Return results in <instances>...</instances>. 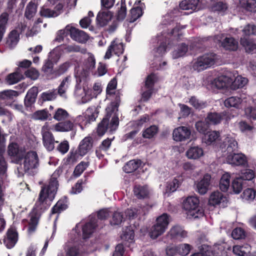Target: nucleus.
Masks as SVG:
<instances>
[{
  "mask_svg": "<svg viewBox=\"0 0 256 256\" xmlns=\"http://www.w3.org/2000/svg\"><path fill=\"white\" fill-rule=\"evenodd\" d=\"M97 226H98V220L94 216L90 215L89 216V222L82 227V238L85 239L89 238Z\"/></svg>",
  "mask_w": 256,
  "mask_h": 256,
  "instance_id": "412c9836",
  "label": "nucleus"
},
{
  "mask_svg": "<svg viewBox=\"0 0 256 256\" xmlns=\"http://www.w3.org/2000/svg\"><path fill=\"white\" fill-rule=\"evenodd\" d=\"M8 18V14L6 12H3L0 16V42L6 32Z\"/></svg>",
  "mask_w": 256,
  "mask_h": 256,
  "instance_id": "3c124183",
  "label": "nucleus"
},
{
  "mask_svg": "<svg viewBox=\"0 0 256 256\" xmlns=\"http://www.w3.org/2000/svg\"><path fill=\"white\" fill-rule=\"evenodd\" d=\"M71 83V77L68 76L66 77L61 82L58 88V94L62 98H66V92L68 88Z\"/></svg>",
  "mask_w": 256,
  "mask_h": 256,
  "instance_id": "c9c22d12",
  "label": "nucleus"
},
{
  "mask_svg": "<svg viewBox=\"0 0 256 256\" xmlns=\"http://www.w3.org/2000/svg\"><path fill=\"white\" fill-rule=\"evenodd\" d=\"M74 124H78L80 126L82 130L84 129L83 126H86L87 124H90L86 114L85 112L82 113V114L78 116L74 120Z\"/></svg>",
  "mask_w": 256,
  "mask_h": 256,
  "instance_id": "680f3d73",
  "label": "nucleus"
},
{
  "mask_svg": "<svg viewBox=\"0 0 256 256\" xmlns=\"http://www.w3.org/2000/svg\"><path fill=\"white\" fill-rule=\"evenodd\" d=\"M70 25H67L64 29L58 30L56 34L55 40L59 42H62L64 38L68 34L70 35Z\"/></svg>",
  "mask_w": 256,
  "mask_h": 256,
  "instance_id": "4d7b16f0",
  "label": "nucleus"
},
{
  "mask_svg": "<svg viewBox=\"0 0 256 256\" xmlns=\"http://www.w3.org/2000/svg\"><path fill=\"white\" fill-rule=\"evenodd\" d=\"M142 164L140 160H132L128 161L123 167L124 171L126 173L132 172L139 168Z\"/></svg>",
  "mask_w": 256,
  "mask_h": 256,
  "instance_id": "2f4dec72",
  "label": "nucleus"
},
{
  "mask_svg": "<svg viewBox=\"0 0 256 256\" xmlns=\"http://www.w3.org/2000/svg\"><path fill=\"white\" fill-rule=\"evenodd\" d=\"M58 185L57 180L52 178L48 185L44 186L42 188L38 198L29 216L30 220L28 230L29 234H32L35 231L42 213L50 206L55 197Z\"/></svg>",
  "mask_w": 256,
  "mask_h": 256,
  "instance_id": "f257e3e1",
  "label": "nucleus"
},
{
  "mask_svg": "<svg viewBox=\"0 0 256 256\" xmlns=\"http://www.w3.org/2000/svg\"><path fill=\"white\" fill-rule=\"evenodd\" d=\"M210 176L206 174L203 178L196 184V190L200 194H204L208 190Z\"/></svg>",
  "mask_w": 256,
  "mask_h": 256,
  "instance_id": "cd10ccee",
  "label": "nucleus"
},
{
  "mask_svg": "<svg viewBox=\"0 0 256 256\" xmlns=\"http://www.w3.org/2000/svg\"><path fill=\"white\" fill-rule=\"evenodd\" d=\"M232 236L235 240L244 239L246 236V232L243 228H236L232 231Z\"/></svg>",
  "mask_w": 256,
  "mask_h": 256,
  "instance_id": "774afa93",
  "label": "nucleus"
},
{
  "mask_svg": "<svg viewBox=\"0 0 256 256\" xmlns=\"http://www.w3.org/2000/svg\"><path fill=\"white\" fill-rule=\"evenodd\" d=\"M188 51V48L186 45L182 44L178 46L172 52L173 58H178L184 56Z\"/></svg>",
  "mask_w": 256,
  "mask_h": 256,
  "instance_id": "79ce46f5",
  "label": "nucleus"
},
{
  "mask_svg": "<svg viewBox=\"0 0 256 256\" xmlns=\"http://www.w3.org/2000/svg\"><path fill=\"white\" fill-rule=\"evenodd\" d=\"M38 93V88L36 86L28 90L24 98V104L26 106H29L34 102Z\"/></svg>",
  "mask_w": 256,
  "mask_h": 256,
  "instance_id": "7c9ffc66",
  "label": "nucleus"
},
{
  "mask_svg": "<svg viewBox=\"0 0 256 256\" xmlns=\"http://www.w3.org/2000/svg\"><path fill=\"white\" fill-rule=\"evenodd\" d=\"M166 229L167 228L164 227V226L161 225L156 222V224L152 228L150 232V236L152 238H156L164 234Z\"/></svg>",
  "mask_w": 256,
  "mask_h": 256,
  "instance_id": "58836bf2",
  "label": "nucleus"
},
{
  "mask_svg": "<svg viewBox=\"0 0 256 256\" xmlns=\"http://www.w3.org/2000/svg\"><path fill=\"white\" fill-rule=\"evenodd\" d=\"M26 28V26L24 23L20 24L16 28V30H12L8 36L7 40V44L8 46L12 48L14 47L19 40V33L24 31Z\"/></svg>",
  "mask_w": 256,
  "mask_h": 256,
  "instance_id": "6ab92c4d",
  "label": "nucleus"
},
{
  "mask_svg": "<svg viewBox=\"0 0 256 256\" xmlns=\"http://www.w3.org/2000/svg\"><path fill=\"white\" fill-rule=\"evenodd\" d=\"M199 200L196 196H188L183 202L184 209L186 211L188 218H196L204 215V211L199 206Z\"/></svg>",
  "mask_w": 256,
  "mask_h": 256,
  "instance_id": "39448f33",
  "label": "nucleus"
},
{
  "mask_svg": "<svg viewBox=\"0 0 256 256\" xmlns=\"http://www.w3.org/2000/svg\"><path fill=\"white\" fill-rule=\"evenodd\" d=\"M134 195L138 198H144L149 194V190L146 186H136L134 188Z\"/></svg>",
  "mask_w": 256,
  "mask_h": 256,
  "instance_id": "37998d69",
  "label": "nucleus"
},
{
  "mask_svg": "<svg viewBox=\"0 0 256 256\" xmlns=\"http://www.w3.org/2000/svg\"><path fill=\"white\" fill-rule=\"evenodd\" d=\"M236 74V71L230 72L226 73V75H222L214 80L210 85L212 88L222 89L231 87V84L233 80V77Z\"/></svg>",
  "mask_w": 256,
  "mask_h": 256,
  "instance_id": "9d476101",
  "label": "nucleus"
},
{
  "mask_svg": "<svg viewBox=\"0 0 256 256\" xmlns=\"http://www.w3.org/2000/svg\"><path fill=\"white\" fill-rule=\"evenodd\" d=\"M50 116L51 114L46 109L37 110L32 116L34 119L42 121L46 120Z\"/></svg>",
  "mask_w": 256,
  "mask_h": 256,
  "instance_id": "864d4df0",
  "label": "nucleus"
},
{
  "mask_svg": "<svg viewBox=\"0 0 256 256\" xmlns=\"http://www.w3.org/2000/svg\"><path fill=\"white\" fill-rule=\"evenodd\" d=\"M241 7L248 12H256V1L255 0H239Z\"/></svg>",
  "mask_w": 256,
  "mask_h": 256,
  "instance_id": "49530a36",
  "label": "nucleus"
},
{
  "mask_svg": "<svg viewBox=\"0 0 256 256\" xmlns=\"http://www.w3.org/2000/svg\"><path fill=\"white\" fill-rule=\"evenodd\" d=\"M255 176L256 174L254 170L247 169L242 171L238 176L246 184L247 181L251 182L254 179Z\"/></svg>",
  "mask_w": 256,
  "mask_h": 256,
  "instance_id": "5fc2aeb1",
  "label": "nucleus"
},
{
  "mask_svg": "<svg viewBox=\"0 0 256 256\" xmlns=\"http://www.w3.org/2000/svg\"><path fill=\"white\" fill-rule=\"evenodd\" d=\"M8 154L12 162L17 164L22 163L24 156V151L19 148L17 144L12 142L8 145Z\"/></svg>",
  "mask_w": 256,
  "mask_h": 256,
  "instance_id": "ddd939ff",
  "label": "nucleus"
},
{
  "mask_svg": "<svg viewBox=\"0 0 256 256\" xmlns=\"http://www.w3.org/2000/svg\"><path fill=\"white\" fill-rule=\"evenodd\" d=\"M70 38L80 43H85L88 40L89 36L84 31L77 29L70 25Z\"/></svg>",
  "mask_w": 256,
  "mask_h": 256,
  "instance_id": "5701e85b",
  "label": "nucleus"
},
{
  "mask_svg": "<svg viewBox=\"0 0 256 256\" xmlns=\"http://www.w3.org/2000/svg\"><path fill=\"white\" fill-rule=\"evenodd\" d=\"M24 170L28 174L33 175L38 166V158L36 152L30 151L24 154L22 160Z\"/></svg>",
  "mask_w": 256,
  "mask_h": 256,
  "instance_id": "1a4fd4ad",
  "label": "nucleus"
},
{
  "mask_svg": "<svg viewBox=\"0 0 256 256\" xmlns=\"http://www.w3.org/2000/svg\"><path fill=\"white\" fill-rule=\"evenodd\" d=\"M118 106L116 102H112L106 108L107 114L104 118L102 122L98 124L97 132L98 134L102 136L106 130L110 132L115 131L118 126L119 121L118 117L114 114L112 116L110 123L108 122L112 112L118 110Z\"/></svg>",
  "mask_w": 256,
  "mask_h": 256,
  "instance_id": "7ed1b4c3",
  "label": "nucleus"
},
{
  "mask_svg": "<svg viewBox=\"0 0 256 256\" xmlns=\"http://www.w3.org/2000/svg\"><path fill=\"white\" fill-rule=\"evenodd\" d=\"M167 236L174 241H182L187 237L188 234L187 232L182 226L175 225L170 228Z\"/></svg>",
  "mask_w": 256,
  "mask_h": 256,
  "instance_id": "f3484780",
  "label": "nucleus"
},
{
  "mask_svg": "<svg viewBox=\"0 0 256 256\" xmlns=\"http://www.w3.org/2000/svg\"><path fill=\"white\" fill-rule=\"evenodd\" d=\"M230 175L228 172H225L222 176L219 183L220 190L224 192L228 191L230 186Z\"/></svg>",
  "mask_w": 256,
  "mask_h": 256,
  "instance_id": "ea45409f",
  "label": "nucleus"
},
{
  "mask_svg": "<svg viewBox=\"0 0 256 256\" xmlns=\"http://www.w3.org/2000/svg\"><path fill=\"white\" fill-rule=\"evenodd\" d=\"M226 162L230 164L235 166H247V159L242 154H236V152L228 154L226 158Z\"/></svg>",
  "mask_w": 256,
  "mask_h": 256,
  "instance_id": "4be33fe9",
  "label": "nucleus"
},
{
  "mask_svg": "<svg viewBox=\"0 0 256 256\" xmlns=\"http://www.w3.org/2000/svg\"><path fill=\"white\" fill-rule=\"evenodd\" d=\"M251 250V247L248 244L242 246H233V252L238 256H247Z\"/></svg>",
  "mask_w": 256,
  "mask_h": 256,
  "instance_id": "4c0bfd02",
  "label": "nucleus"
},
{
  "mask_svg": "<svg viewBox=\"0 0 256 256\" xmlns=\"http://www.w3.org/2000/svg\"><path fill=\"white\" fill-rule=\"evenodd\" d=\"M18 241V234L12 228L8 230L6 236L3 240L5 246L8 248H13Z\"/></svg>",
  "mask_w": 256,
  "mask_h": 256,
  "instance_id": "393cba45",
  "label": "nucleus"
},
{
  "mask_svg": "<svg viewBox=\"0 0 256 256\" xmlns=\"http://www.w3.org/2000/svg\"><path fill=\"white\" fill-rule=\"evenodd\" d=\"M47 6H49L47 4L46 2V6H44L41 8L40 11V14L42 16L49 18L56 17L60 14L59 12L52 10L47 8ZM50 6H52L50 5Z\"/></svg>",
  "mask_w": 256,
  "mask_h": 256,
  "instance_id": "09e8293b",
  "label": "nucleus"
},
{
  "mask_svg": "<svg viewBox=\"0 0 256 256\" xmlns=\"http://www.w3.org/2000/svg\"><path fill=\"white\" fill-rule=\"evenodd\" d=\"M36 12V6L34 4V3L32 2H30L28 3V6H26V12H25V16L26 17L30 20L35 15Z\"/></svg>",
  "mask_w": 256,
  "mask_h": 256,
  "instance_id": "13d9d810",
  "label": "nucleus"
},
{
  "mask_svg": "<svg viewBox=\"0 0 256 256\" xmlns=\"http://www.w3.org/2000/svg\"><path fill=\"white\" fill-rule=\"evenodd\" d=\"M204 0H183L180 4V8L183 10H190V13L203 8Z\"/></svg>",
  "mask_w": 256,
  "mask_h": 256,
  "instance_id": "dca6fc26",
  "label": "nucleus"
},
{
  "mask_svg": "<svg viewBox=\"0 0 256 256\" xmlns=\"http://www.w3.org/2000/svg\"><path fill=\"white\" fill-rule=\"evenodd\" d=\"M68 208V200L64 197L59 200L52 209V214L60 213Z\"/></svg>",
  "mask_w": 256,
  "mask_h": 256,
  "instance_id": "a19ab883",
  "label": "nucleus"
},
{
  "mask_svg": "<svg viewBox=\"0 0 256 256\" xmlns=\"http://www.w3.org/2000/svg\"><path fill=\"white\" fill-rule=\"evenodd\" d=\"M134 230L130 227H126L121 236L122 240L127 242L128 243H132L134 242Z\"/></svg>",
  "mask_w": 256,
  "mask_h": 256,
  "instance_id": "603ef678",
  "label": "nucleus"
},
{
  "mask_svg": "<svg viewBox=\"0 0 256 256\" xmlns=\"http://www.w3.org/2000/svg\"><path fill=\"white\" fill-rule=\"evenodd\" d=\"M89 123L96 120L98 116L99 110L98 107L92 106L88 108L85 111Z\"/></svg>",
  "mask_w": 256,
  "mask_h": 256,
  "instance_id": "de8ad7c7",
  "label": "nucleus"
},
{
  "mask_svg": "<svg viewBox=\"0 0 256 256\" xmlns=\"http://www.w3.org/2000/svg\"><path fill=\"white\" fill-rule=\"evenodd\" d=\"M222 46L226 50L234 51L238 48V42L233 38H226L222 42Z\"/></svg>",
  "mask_w": 256,
  "mask_h": 256,
  "instance_id": "f704fd0d",
  "label": "nucleus"
},
{
  "mask_svg": "<svg viewBox=\"0 0 256 256\" xmlns=\"http://www.w3.org/2000/svg\"><path fill=\"white\" fill-rule=\"evenodd\" d=\"M50 126L48 122H46L42 128V134L44 146L49 151L54 150V142H58L54 141V138L50 132Z\"/></svg>",
  "mask_w": 256,
  "mask_h": 256,
  "instance_id": "9b49d317",
  "label": "nucleus"
},
{
  "mask_svg": "<svg viewBox=\"0 0 256 256\" xmlns=\"http://www.w3.org/2000/svg\"><path fill=\"white\" fill-rule=\"evenodd\" d=\"M208 202L210 204L214 206L219 205L221 207H225L227 206L228 200L222 194L218 191H216L210 195Z\"/></svg>",
  "mask_w": 256,
  "mask_h": 256,
  "instance_id": "aec40b11",
  "label": "nucleus"
},
{
  "mask_svg": "<svg viewBox=\"0 0 256 256\" xmlns=\"http://www.w3.org/2000/svg\"><path fill=\"white\" fill-rule=\"evenodd\" d=\"M192 248V246L188 244H180L176 246L168 247L166 250L168 256H176L177 254L187 256Z\"/></svg>",
  "mask_w": 256,
  "mask_h": 256,
  "instance_id": "f8f14e48",
  "label": "nucleus"
},
{
  "mask_svg": "<svg viewBox=\"0 0 256 256\" xmlns=\"http://www.w3.org/2000/svg\"><path fill=\"white\" fill-rule=\"evenodd\" d=\"M76 82L74 94L81 103L88 102L92 98L97 97L92 88H90L86 86V80L85 82H78L76 81Z\"/></svg>",
  "mask_w": 256,
  "mask_h": 256,
  "instance_id": "0eeeda50",
  "label": "nucleus"
},
{
  "mask_svg": "<svg viewBox=\"0 0 256 256\" xmlns=\"http://www.w3.org/2000/svg\"><path fill=\"white\" fill-rule=\"evenodd\" d=\"M189 103L196 109H202L206 108L207 104L206 102L200 100L195 96H192L189 100Z\"/></svg>",
  "mask_w": 256,
  "mask_h": 256,
  "instance_id": "bf43d9fd",
  "label": "nucleus"
},
{
  "mask_svg": "<svg viewBox=\"0 0 256 256\" xmlns=\"http://www.w3.org/2000/svg\"><path fill=\"white\" fill-rule=\"evenodd\" d=\"M220 137V133L216 131H210L204 134V142L207 144H210Z\"/></svg>",
  "mask_w": 256,
  "mask_h": 256,
  "instance_id": "8fccbe9b",
  "label": "nucleus"
},
{
  "mask_svg": "<svg viewBox=\"0 0 256 256\" xmlns=\"http://www.w3.org/2000/svg\"><path fill=\"white\" fill-rule=\"evenodd\" d=\"M172 17L170 14L166 15L162 20V28L163 29L162 34L161 36H157L158 42H160V44L158 48L154 50L156 56H162L167 50L166 46V41L170 38V35L172 34L174 37L179 36L182 34L178 32L180 26L176 24L173 22Z\"/></svg>",
  "mask_w": 256,
  "mask_h": 256,
  "instance_id": "f03ea898",
  "label": "nucleus"
},
{
  "mask_svg": "<svg viewBox=\"0 0 256 256\" xmlns=\"http://www.w3.org/2000/svg\"><path fill=\"white\" fill-rule=\"evenodd\" d=\"M204 155L203 148L198 146H190L186 152V156L188 159L197 160Z\"/></svg>",
  "mask_w": 256,
  "mask_h": 256,
  "instance_id": "b1692460",
  "label": "nucleus"
},
{
  "mask_svg": "<svg viewBox=\"0 0 256 256\" xmlns=\"http://www.w3.org/2000/svg\"><path fill=\"white\" fill-rule=\"evenodd\" d=\"M222 120V113L210 112L208 114L205 120L209 124H220Z\"/></svg>",
  "mask_w": 256,
  "mask_h": 256,
  "instance_id": "a18cd8bd",
  "label": "nucleus"
},
{
  "mask_svg": "<svg viewBox=\"0 0 256 256\" xmlns=\"http://www.w3.org/2000/svg\"><path fill=\"white\" fill-rule=\"evenodd\" d=\"M220 147L222 151L225 152L224 155L226 158L228 154H231L236 152L238 148V142L232 136L228 135Z\"/></svg>",
  "mask_w": 256,
  "mask_h": 256,
  "instance_id": "2eb2a0df",
  "label": "nucleus"
},
{
  "mask_svg": "<svg viewBox=\"0 0 256 256\" xmlns=\"http://www.w3.org/2000/svg\"><path fill=\"white\" fill-rule=\"evenodd\" d=\"M232 78H233V80L231 84V88L233 90L243 88L248 82V80L246 78L238 75L237 72L235 76L233 77L232 76Z\"/></svg>",
  "mask_w": 256,
  "mask_h": 256,
  "instance_id": "c756f323",
  "label": "nucleus"
},
{
  "mask_svg": "<svg viewBox=\"0 0 256 256\" xmlns=\"http://www.w3.org/2000/svg\"><path fill=\"white\" fill-rule=\"evenodd\" d=\"M92 138L90 136L84 138L80 142L78 146L80 155L83 156L86 155L92 148Z\"/></svg>",
  "mask_w": 256,
  "mask_h": 256,
  "instance_id": "bb28decb",
  "label": "nucleus"
},
{
  "mask_svg": "<svg viewBox=\"0 0 256 256\" xmlns=\"http://www.w3.org/2000/svg\"><path fill=\"white\" fill-rule=\"evenodd\" d=\"M246 184L239 176L234 179L232 182V188L236 194H239L242 190L243 187Z\"/></svg>",
  "mask_w": 256,
  "mask_h": 256,
  "instance_id": "c03bdc74",
  "label": "nucleus"
},
{
  "mask_svg": "<svg viewBox=\"0 0 256 256\" xmlns=\"http://www.w3.org/2000/svg\"><path fill=\"white\" fill-rule=\"evenodd\" d=\"M158 128L156 126H152L144 130L142 136L146 138H151L158 132Z\"/></svg>",
  "mask_w": 256,
  "mask_h": 256,
  "instance_id": "69168bd1",
  "label": "nucleus"
},
{
  "mask_svg": "<svg viewBox=\"0 0 256 256\" xmlns=\"http://www.w3.org/2000/svg\"><path fill=\"white\" fill-rule=\"evenodd\" d=\"M68 112L64 109L58 108L55 112L54 115V118L58 121L65 120L68 116Z\"/></svg>",
  "mask_w": 256,
  "mask_h": 256,
  "instance_id": "e2e57ef3",
  "label": "nucleus"
},
{
  "mask_svg": "<svg viewBox=\"0 0 256 256\" xmlns=\"http://www.w3.org/2000/svg\"><path fill=\"white\" fill-rule=\"evenodd\" d=\"M76 242L74 240V242H68L66 244L64 249L68 256H76L78 254L79 248Z\"/></svg>",
  "mask_w": 256,
  "mask_h": 256,
  "instance_id": "e433bc0d",
  "label": "nucleus"
},
{
  "mask_svg": "<svg viewBox=\"0 0 256 256\" xmlns=\"http://www.w3.org/2000/svg\"><path fill=\"white\" fill-rule=\"evenodd\" d=\"M75 124L70 120L60 122L54 126V130L56 132H69L74 129Z\"/></svg>",
  "mask_w": 256,
  "mask_h": 256,
  "instance_id": "c85d7f7f",
  "label": "nucleus"
},
{
  "mask_svg": "<svg viewBox=\"0 0 256 256\" xmlns=\"http://www.w3.org/2000/svg\"><path fill=\"white\" fill-rule=\"evenodd\" d=\"M135 4H138L140 6H138L136 8H132L130 10V22H133L136 21L138 18L140 17L143 14V5L144 4L140 2V0L136 2Z\"/></svg>",
  "mask_w": 256,
  "mask_h": 256,
  "instance_id": "473e14b6",
  "label": "nucleus"
},
{
  "mask_svg": "<svg viewBox=\"0 0 256 256\" xmlns=\"http://www.w3.org/2000/svg\"><path fill=\"white\" fill-rule=\"evenodd\" d=\"M240 44L245 48L247 52H250L256 50V44L253 41L246 38H241Z\"/></svg>",
  "mask_w": 256,
  "mask_h": 256,
  "instance_id": "6e6d98bb",
  "label": "nucleus"
},
{
  "mask_svg": "<svg viewBox=\"0 0 256 256\" xmlns=\"http://www.w3.org/2000/svg\"><path fill=\"white\" fill-rule=\"evenodd\" d=\"M218 58L214 54H207L194 60L192 64V68L196 71L200 72L214 65Z\"/></svg>",
  "mask_w": 256,
  "mask_h": 256,
  "instance_id": "6e6552de",
  "label": "nucleus"
},
{
  "mask_svg": "<svg viewBox=\"0 0 256 256\" xmlns=\"http://www.w3.org/2000/svg\"><path fill=\"white\" fill-rule=\"evenodd\" d=\"M112 14L108 10H104L102 8L98 13L96 16V20L98 24L100 26H106L111 20Z\"/></svg>",
  "mask_w": 256,
  "mask_h": 256,
  "instance_id": "a878e982",
  "label": "nucleus"
},
{
  "mask_svg": "<svg viewBox=\"0 0 256 256\" xmlns=\"http://www.w3.org/2000/svg\"><path fill=\"white\" fill-rule=\"evenodd\" d=\"M96 66V60L94 56L88 53V57L84 59L82 68H78L76 70L75 77L78 82H85L88 78L90 74H93V70Z\"/></svg>",
  "mask_w": 256,
  "mask_h": 256,
  "instance_id": "20e7f679",
  "label": "nucleus"
},
{
  "mask_svg": "<svg viewBox=\"0 0 256 256\" xmlns=\"http://www.w3.org/2000/svg\"><path fill=\"white\" fill-rule=\"evenodd\" d=\"M192 131L186 126H180L174 128L172 132V138L177 142H184L190 138Z\"/></svg>",
  "mask_w": 256,
  "mask_h": 256,
  "instance_id": "4468645a",
  "label": "nucleus"
},
{
  "mask_svg": "<svg viewBox=\"0 0 256 256\" xmlns=\"http://www.w3.org/2000/svg\"><path fill=\"white\" fill-rule=\"evenodd\" d=\"M124 51V48L122 42L120 40L115 39L112 42L110 45L108 46L104 58L105 59H109L112 56V52L118 56L122 54Z\"/></svg>",
  "mask_w": 256,
  "mask_h": 256,
  "instance_id": "a211bd4d",
  "label": "nucleus"
},
{
  "mask_svg": "<svg viewBox=\"0 0 256 256\" xmlns=\"http://www.w3.org/2000/svg\"><path fill=\"white\" fill-rule=\"evenodd\" d=\"M254 98L250 96L244 94L237 96H232L226 98L224 102V106L227 108H233L236 110L244 109L245 106L252 104Z\"/></svg>",
  "mask_w": 256,
  "mask_h": 256,
  "instance_id": "423d86ee",
  "label": "nucleus"
},
{
  "mask_svg": "<svg viewBox=\"0 0 256 256\" xmlns=\"http://www.w3.org/2000/svg\"><path fill=\"white\" fill-rule=\"evenodd\" d=\"M256 100L254 99L252 104H248L244 108V115L249 119L256 120Z\"/></svg>",
  "mask_w": 256,
  "mask_h": 256,
  "instance_id": "72a5a7b5",
  "label": "nucleus"
},
{
  "mask_svg": "<svg viewBox=\"0 0 256 256\" xmlns=\"http://www.w3.org/2000/svg\"><path fill=\"white\" fill-rule=\"evenodd\" d=\"M256 192L252 188L246 189L242 194V198L246 201H252L256 197Z\"/></svg>",
  "mask_w": 256,
  "mask_h": 256,
  "instance_id": "338daca9",
  "label": "nucleus"
},
{
  "mask_svg": "<svg viewBox=\"0 0 256 256\" xmlns=\"http://www.w3.org/2000/svg\"><path fill=\"white\" fill-rule=\"evenodd\" d=\"M18 92L13 90H6L0 92V100L12 99L18 96Z\"/></svg>",
  "mask_w": 256,
  "mask_h": 256,
  "instance_id": "0e129e2a",
  "label": "nucleus"
},
{
  "mask_svg": "<svg viewBox=\"0 0 256 256\" xmlns=\"http://www.w3.org/2000/svg\"><path fill=\"white\" fill-rule=\"evenodd\" d=\"M181 184V182L176 178H174L171 182L168 183L166 188V193L175 192Z\"/></svg>",
  "mask_w": 256,
  "mask_h": 256,
  "instance_id": "052dcab7",
  "label": "nucleus"
}]
</instances>
